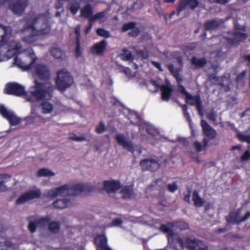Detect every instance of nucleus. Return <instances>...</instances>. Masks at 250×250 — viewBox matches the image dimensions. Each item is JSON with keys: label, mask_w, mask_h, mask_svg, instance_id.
Instances as JSON below:
<instances>
[{"label": "nucleus", "mask_w": 250, "mask_h": 250, "mask_svg": "<svg viewBox=\"0 0 250 250\" xmlns=\"http://www.w3.org/2000/svg\"><path fill=\"white\" fill-rule=\"evenodd\" d=\"M51 18V14L48 12L33 17H25L21 21L24 28L21 30V32L29 35L25 36L22 35V40L27 43H33L37 40L38 36L49 34L52 29L50 22Z\"/></svg>", "instance_id": "nucleus-1"}, {"label": "nucleus", "mask_w": 250, "mask_h": 250, "mask_svg": "<svg viewBox=\"0 0 250 250\" xmlns=\"http://www.w3.org/2000/svg\"><path fill=\"white\" fill-rule=\"evenodd\" d=\"M54 89V87L50 83H40L35 80V85L30 88L28 94L25 93L24 87L16 83L7 84L4 91L7 94L24 96L27 101L34 102L42 99H50L51 93Z\"/></svg>", "instance_id": "nucleus-2"}, {"label": "nucleus", "mask_w": 250, "mask_h": 250, "mask_svg": "<svg viewBox=\"0 0 250 250\" xmlns=\"http://www.w3.org/2000/svg\"><path fill=\"white\" fill-rule=\"evenodd\" d=\"M20 42L11 40L0 43V62L6 61L11 58L21 49Z\"/></svg>", "instance_id": "nucleus-3"}, {"label": "nucleus", "mask_w": 250, "mask_h": 250, "mask_svg": "<svg viewBox=\"0 0 250 250\" xmlns=\"http://www.w3.org/2000/svg\"><path fill=\"white\" fill-rule=\"evenodd\" d=\"M20 58L16 57L14 63L17 66L23 70H27L33 67L36 57L31 48L23 51Z\"/></svg>", "instance_id": "nucleus-4"}, {"label": "nucleus", "mask_w": 250, "mask_h": 250, "mask_svg": "<svg viewBox=\"0 0 250 250\" xmlns=\"http://www.w3.org/2000/svg\"><path fill=\"white\" fill-rule=\"evenodd\" d=\"M73 80L70 73L65 69H62L58 73L56 84L59 90L64 91L72 84Z\"/></svg>", "instance_id": "nucleus-5"}, {"label": "nucleus", "mask_w": 250, "mask_h": 250, "mask_svg": "<svg viewBox=\"0 0 250 250\" xmlns=\"http://www.w3.org/2000/svg\"><path fill=\"white\" fill-rule=\"evenodd\" d=\"M250 218V211H248L244 216L241 215V209L238 208L230 212L226 217L227 221L229 223L239 224L246 221Z\"/></svg>", "instance_id": "nucleus-6"}, {"label": "nucleus", "mask_w": 250, "mask_h": 250, "mask_svg": "<svg viewBox=\"0 0 250 250\" xmlns=\"http://www.w3.org/2000/svg\"><path fill=\"white\" fill-rule=\"evenodd\" d=\"M41 196V189L38 188H34L33 189L25 192L20 196L16 200L17 204H22L29 200L39 198Z\"/></svg>", "instance_id": "nucleus-7"}, {"label": "nucleus", "mask_w": 250, "mask_h": 250, "mask_svg": "<svg viewBox=\"0 0 250 250\" xmlns=\"http://www.w3.org/2000/svg\"><path fill=\"white\" fill-rule=\"evenodd\" d=\"M160 230L164 233L167 234V239L169 243H171L173 245V247L174 248L175 244L178 243L181 248H183L185 246V244L183 242L182 238L176 234H174L172 230L168 228L166 225H162L160 228Z\"/></svg>", "instance_id": "nucleus-8"}, {"label": "nucleus", "mask_w": 250, "mask_h": 250, "mask_svg": "<svg viewBox=\"0 0 250 250\" xmlns=\"http://www.w3.org/2000/svg\"><path fill=\"white\" fill-rule=\"evenodd\" d=\"M46 196L49 198H55L59 196H70L69 185L65 184L58 188H52L46 192Z\"/></svg>", "instance_id": "nucleus-9"}, {"label": "nucleus", "mask_w": 250, "mask_h": 250, "mask_svg": "<svg viewBox=\"0 0 250 250\" xmlns=\"http://www.w3.org/2000/svg\"><path fill=\"white\" fill-rule=\"evenodd\" d=\"M28 4V0H13L9 4V9L15 14L21 15Z\"/></svg>", "instance_id": "nucleus-10"}, {"label": "nucleus", "mask_w": 250, "mask_h": 250, "mask_svg": "<svg viewBox=\"0 0 250 250\" xmlns=\"http://www.w3.org/2000/svg\"><path fill=\"white\" fill-rule=\"evenodd\" d=\"M0 114L9 122L11 125H16L21 121L14 112L7 108L2 105H0Z\"/></svg>", "instance_id": "nucleus-11"}, {"label": "nucleus", "mask_w": 250, "mask_h": 250, "mask_svg": "<svg viewBox=\"0 0 250 250\" xmlns=\"http://www.w3.org/2000/svg\"><path fill=\"white\" fill-rule=\"evenodd\" d=\"M49 219L47 218L41 217L31 221L28 225L29 231L34 233L37 229H42L46 227L49 223Z\"/></svg>", "instance_id": "nucleus-12"}, {"label": "nucleus", "mask_w": 250, "mask_h": 250, "mask_svg": "<svg viewBox=\"0 0 250 250\" xmlns=\"http://www.w3.org/2000/svg\"><path fill=\"white\" fill-rule=\"evenodd\" d=\"M32 68H33L35 75L40 79L47 80L50 78V71L45 65L43 64H34Z\"/></svg>", "instance_id": "nucleus-13"}, {"label": "nucleus", "mask_w": 250, "mask_h": 250, "mask_svg": "<svg viewBox=\"0 0 250 250\" xmlns=\"http://www.w3.org/2000/svg\"><path fill=\"white\" fill-rule=\"evenodd\" d=\"M185 246L190 250H207L208 248L206 244L196 239L188 238Z\"/></svg>", "instance_id": "nucleus-14"}, {"label": "nucleus", "mask_w": 250, "mask_h": 250, "mask_svg": "<svg viewBox=\"0 0 250 250\" xmlns=\"http://www.w3.org/2000/svg\"><path fill=\"white\" fill-rule=\"evenodd\" d=\"M199 4L198 0H180L179 4L177 8V15L179 16L180 13L186 9H193Z\"/></svg>", "instance_id": "nucleus-15"}, {"label": "nucleus", "mask_w": 250, "mask_h": 250, "mask_svg": "<svg viewBox=\"0 0 250 250\" xmlns=\"http://www.w3.org/2000/svg\"><path fill=\"white\" fill-rule=\"evenodd\" d=\"M26 123L28 125L34 124L40 125L46 122V119L37 115L34 109L32 108L30 115L25 118Z\"/></svg>", "instance_id": "nucleus-16"}, {"label": "nucleus", "mask_w": 250, "mask_h": 250, "mask_svg": "<svg viewBox=\"0 0 250 250\" xmlns=\"http://www.w3.org/2000/svg\"><path fill=\"white\" fill-rule=\"evenodd\" d=\"M115 139L119 145L131 152H134L135 149L131 141L128 139L123 134H117L116 135Z\"/></svg>", "instance_id": "nucleus-17"}, {"label": "nucleus", "mask_w": 250, "mask_h": 250, "mask_svg": "<svg viewBox=\"0 0 250 250\" xmlns=\"http://www.w3.org/2000/svg\"><path fill=\"white\" fill-rule=\"evenodd\" d=\"M187 103L192 105H196V109L198 110L199 114L203 115V108L202 102L199 95L192 96L190 94L186 98Z\"/></svg>", "instance_id": "nucleus-18"}, {"label": "nucleus", "mask_w": 250, "mask_h": 250, "mask_svg": "<svg viewBox=\"0 0 250 250\" xmlns=\"http://www.w3.org/2000/svg\"><path fill=\"white\" fill-rule=\"evenodd\" d=\"M88 185L87 184L80 183L74 186L69 185V195L78 196L83 192L88 190Z\"/></svg>", "instance_id": "nucleus-19"}, {"label": "nucleus", "mask_w": 250, "mask_h": 250, "mask_svg": "<svg viewBox=\"0 0 250 250\" xmlns=\"http://www.w3.org/2000/svg\"><path fill=\"white\" fill-rule=\"evenodd\" d=\"M141 167L143 170H150L154 171L160 167V164L154 159H146L143 160L140 163Z\"/></svg>", "instance_id": "nucleus-20"}, {"label": "nucleus", "mask_w": 250, "mask_h": 250, "mask_svg": "<svg viewBox=\"0 0 250 250\" xmlns=\"http://www.w3.org/2000/svg\"><path fill=\"white\" fill-rule=\"evenodd\" d=\"M97 250H112L107 245V239L105 235L97 236L95 238Z\"/></svg>", "instance_id": "nucleus-21"}, {"label": "nucleus", "mask_w": 250, "mask_h": 250, "mask_svg": "<svg viewBox=\"0 0 250 250\" xmlns=\"http://www.w3.org/2000/svg\"><path fill=\"white\" fill-rule=\"evenodd\" d=\"M244 30V28L242 27L240 30H236L234 33L232 34V37H230L228 41L232 44L237 43L239 42L245 40L247 36V35L242 32Z\"/></svg>", "instance_id": "nucleus-22"}, {"label": "nucleus", "mask_w": 250, "mask_h": 250, "mask_svg": "<svg viewBox=\"0 0 250 250\" xmlns=\"http://www.w3.org/2000/svg\"><path fill=\"white\" fill-rule=\"evenodd\" d=\"M120 187V182L117 181L110 180L104 182V189L108 193L115 192Z\"/></svg>", "instance_id": "nucleus-23"}, {"label": "nucleus", "mask_w": 250, "mask_h": 250, "mask_svg": "<svg viewBox=\"0 0 250 250\" xmlns=\"http://www.w3.org/2000/svg\"><path fill=\"white\" fill-rule=\"evenodd\" d=\"M160 89L162 92V99L163 101H168L171 97L173 90L172 86L170 84L167 83L162 85L160 87Z\"/></svg>", "instance_id": "nucleus-24"}, {"label": "nucleus", "mask_w": 250, "mask_h": 250, "mask_svg": "<svg viewBox=\"0 0 250 250\" xmlns=\"http://www.w3.org/2000/svg\"><path fill=\"white\" fill-rule=\"evenodd\" d=\"M201 124L205 134L209 139H213L216 135L215 130L206 121L202 120Z\"/></svg>", "instance_id": "nucleus-25"}, {"label": "nucleus", "mask_w": 250, "mask_h": 250, "mask_svg": "<svg viewBox=\"0 0 250 250\" xmlns=\"http://www.w3.org/2000/svg\"><path fill=\"white\" fill-rule=\"evenodd\" d=\"M50 51L51 55L56 59H63L65 58V53L58 44H54L51 46Z\"/></svg>", "instance_id": "nucleus-26"}, {"label": "nucleus", "mask_w": 250, "mask_h": 250, "mask_svg": "<svg viewBox=\"0 0 250 250\" xmlns=\"http://www.w3.org/2000/svg\"><path fill=\"white\" fill-rule=\"evenodd\" d=\"M224 23L222 19H214L208 21L204 24V28L207 30H212L217 29Z\"/></svg>", "instance_id": "nucleus-27"}, {"label": "nucleus", "mask_w": 250, "mask_h": 250, "mask_svg": "<svg viewBox=\"0 0 250 250\" xmlns=\"http://www.w3.org/2000/svg\"><path fill=\"white\" fill-rule=\"evenodd\" d=\"M107 45V42L103 40L95 44L91 49L93 54L100 55L104 52Z\"/></svg>", "instance_id": "nucleus-28"}, {"label": "nucleus", "mask_w": 250, "mask_h": 250, "mask_svg": "<svg viewBox=\"0 0 250 250\" xmlns=\"http://www.w3.org/2000/svg\"><path fill=\"white\" fill-rule=\"evenodd\" d=\"M72 204L70 199L64 198L58 199L53 203L54 207L56 208L63 209L69 207Z\"/></svg>", "instance_id": "nucleus-29"}, {"label": "nucleus", "mask_w": 250, "mask_h": 250, "mask_svg": "<svg viewBox=\"0 0 250 250\" xmlns=\"http://www.w3.org/2000/svg\"><path fill=\"white\" fill-rule=\"evenodd\" d=\"M12 29L10 26L0 24V42L9 39L11 35Z\"/></svg>", "instance_id": "nucleus-30"}, {"label": "nucleus", "mask_w": 250, "mask_h": 250, "mask_svg": "<svg viewBox=\"0 0 250 250\" xmlns=\"http://www.w3.org/2000/svg\"><path fill=\"white\" fill-rule=\"evenodd\" d=\"M121 193L124 199H130L134 198L135 196L132 186L123 187L121 191Z\"/></svg>", "instance_id": "nucleus-31"}, {"label": "nucleus", "mask_w": 250, "mask_h": 250, "mask_svg": "<svg viewBox=\"0 0 250 250\" xmlns=\"http://www.w3.org/2000/svg\"><path fill=\"white\" fill-rule=\"evenodd\" d=\"M1 250H18V245L13 240H6L2 241Z\"/></svg>", "instance_id": "nucleus-32"}, {"label": "nucleus", "mask_w": 250, "mask_h": 250, "mask_svg": "<svg viewBox=\"0 0 250 250\" xmlns=\"http://www.w3.org/2000/svg\"><path fill=\"white\" fill-rule=\"evenodd\" d=\"M93 13V8L91 5L89 4L85 5L81 9V16L85 18H88L89 20Z\"/></svg>", "instance_id": "nucleus-33"}, {"label": "nucleus", "mask_w": 250, "mask_h": 250, "mask_svg": "<svg viewBox=\"0 0 250 250\" xmlns=\"http://www.w3.org/2000/svg\"><path fill=\"white\" fill-rule=\"evenodd\" d=\"M192 201L194 205L196 207H201L203 206L205 201L199 195L196 190H194L192 195Z\"/></svg>", "instance_id": "nucleus-34"}, {"label": "nucleus", "mask_w": 250, "mask_h": 250, "mask_svg": "<svg viewBox=\"0 0 250 250\" xmlns=\"http://www.w3.org/2000/svg\"><path fill=\"white\" fill-rule=\"evenodd\" d=\"M168 69L171 74L175 77L178 83H180L183 81V79L179 72L181 71L179 69H175L172 64L168 65Z\"/></svg>", "instance_id": "nucleus-35"}, {"label": "nucleus", "mask_w": 250, "mask_h": 250, "mask_svg": "<svg viewBox=\"0 0 250 250\" xmlns=\"http://www.w3.org/2000/svg\"><path fill=\"white\" fill-rule=\"evenodd\" d=\"M42 113L48 114L51 113L53 109V105L49 102H43L39 106Z\"/></svg>", "instance_id": "nucleus-36"}, {"label": "nucleus", "mask_w": 250, "mask_h": 250, "mask_svg": "<svg viewBox=\"0 0 250 250\" xmlns=\"http://www.w3.org/2000/svg\"><path fill=\"white\" fill-rule=\"evenodd\" d=\"M37 175L38 177H52L55 175V173L48 168H43L39 169Z\"/></svg>", "instance_id": "nucleus-37"}, {"label": "nucleus", "mask_w": 250, "mask_h": 250, "mask_svg": "<svg viewBox=\"0 0 250 250\" xmlns=\"http://www.w3.org/2000/svg\"><path fill=\"white\" fill-rule=\"evenodd\" d=\"M191 63L196 68L204 66L207 63V60L205 58H198L194 57L191 59Z\"/></svg>", "instance_id": "nucleus-38"}, {"label": "nucleus", "mask_w": 250, "mask_h": 250, "mask_svg": "<svg viewBox=\"0 0 250 250\" xmlns=\"http://www.w3.org/2000/svg\"><path fill=\"white\" fill-rule=\"evenodd\" d=\"M160 87L159 83L154 80L150 81L147 84V87L149 90L152 92H156Z\"/></svg>", "instance_id": "nucleus-39"}, {"label": "nucleus", "mask_w": 250, "mask_h": 250, "mask_svg": "<svg viewBox=\"0 0 250 250\" xmlns=\"http://www.w3.org/2000/svg\"><path fill=\"white\" fill-rule=\"evenodd\" d=\"M10 179V176L9 175L0 174V191L6 190V187L4 184L7 182Z\"/></svg>", "instance_id": "nucleus-40"}, {"label": "nucleus", "mask_w": 250, "mask_h": 250, "mask_svg": "<svg viewBox=\"0 0 250 250\" xmlns=\"http://www.w3.org/2000/svg\"><path fill=\"white\" fill-rule=\"evenodd\" d=\"M49 230L53 233H58L60 230V224L58 222H52L49 225Z\"/></svg>", "instance_id": "nucleus-41"}, {"label": "nucleus", "mask_w": 250, "mask_h": 250, "mask_svg": "<svg viewBox=\"0 0 250 250\" xmlns=\"http://www.w3.org/2000/svg\"><path fill=\"white\" fill-rule=\"evenodd\" d=\"M106 12L105 11H103L101 12L98 13L95 15H92L91 17H90V19L89 20L90 22H93L102 19L104 18Z\"/></svg>", "instance_id": "nucleus-42"}, {"label": "nucleus", "mask_w": 250, "mask_h": 250, "mask_svg": "<svg viewBox=\"0 0 250 250\" xmlns=\"http://www.w3.org/2000/svg\"><path fill=\"white\" fill-rule=\"evenodd\" d=\"M121 57L122 60L125 61H132L133 60V56L128 50H124Z\"/></svg>", "instance_id": "nucleus-43"}, {"label": "nucleus", "mask_w": 250, "mask_h": 250, "mask_svg": "<svg viewBox=\"0 0 250 250\" xmlns=\"http://www.w3.org/2000/svg\"><path fill=\"white\" fill-rule=\"evenodd\" d=\"M69 138L72 141L76 142H82L86 140V138L83 136H78L74 133H70L69 134Z\"/></svg>", "instance_id": "nucleus-44"}, {"label": "nucleus", "mask_w": 250, "mask_h": 250, "mask_svg": "<svg viewBox=\"0 0 250 250\" xmlns=\"http://www.w3.org/2000/svg\"><path fill=\"white\" fill-rule=\"evenodd\" d=\"M96 32L98 35L104 38H108L110 36L109 32L103 28L97 29Z\"/></svg>", "instance_id": "nucleus-45"}, {"label": "nucleus", "mask_w": 250, "mask_h": 250, "mask_svg": "<svg viewBox=\"0 0 250 250\" xmlns=\"http://www.w3.org/2000/svg\"><path fill=\"white\" fill-rule=\"evenodd\" d=\"M237 136L239 140H240L241 141L245 142L248 144H250V135L239 134Z\"/></svg>", "instance_id": "nucleus-46"}, {"label": "nucleus", "mask_w": 250, "mask_h": 250, "mask_svg": "<svg viewBox=\"0 0 250 250\" xmlns=\"http://www.w3.org/2000/svg\"><path fill=\"white\" fill-rule=\"evenodd\" d=\"M136 23L133 22H130L125 24L122 27V30L124 32H126L128 30H131L133 27L136 26Z\"/></svg>", "instance_id": "nucleus-47"}, {"label": "nucleus", "mask_w": 250, "mask_h": 250, "mask_svg": "<svg viewBox=\"0 0 250 250\" xmlns=\"http://www.w3.org/2000/svg\"><path fill=\"white\" fill-rule=\"evenodd\" d=\"M250 159V151L246 150L240 158V162L248 161Z\"/></svg>", "instance_id": "nucleus-48"}, {"label": "nucleus", "mask_w": 250, "mask_h": 250, "mask_svg": "<svg viewBox=\"0 0 250 250\" xmlns=\"http://www.w3.org/2000/svg\"><path fill=\"white\" fill-rule=\"evenodd\" d=\"M172 58L175 59L180 65L182 64V58L178 52H174L171 54Z\"/></svg>", "instance_id": "nucleus-49"}, {"label": "nucleus", "mask_w": 250, "mask_h": 250, "mask_svg": "<svg viewBox=\"0 0 250 250\" xmlns=\"http://www.w3.org/2000/svg\"><path fill=\"white\" fill-rule=\"evenodd\" d=\"M105 130L104 124L103 122H100L99 125L96 127V131L98 134H101Z\"/></svg>", "instance_id": "nucleus-50"}, {"label": "nucleus", "mask_w": 250, "mask_h": 250, "mask_svg": "<svg viewBox=\"0 0 250 250\" xmlns=\"http://www.w3.org/2000/svg\"><path fill=\"white\" fill-rule=\"evenodd\" d=\"M178 89L180 92L185 96V98L190 94L186 90L185 88L180 83L178 85Z\"/></svg>", "instance_id": "nucleus-51"}, {"label": "nucleus", "mask_w": 250, "mask_h": 250, "mask_svg": "<svg viewBox=\"0 0 250 250\" xmlns=\"http://www.w3.org/2000/svg\"><path fill=\"white\" fill-rule=\"evenodd\" d=\"M144 2L143 0H137L133 5V9H138L141 8L144 5Z\"/></svg>", "instance_id": "nucleus-52"}, {"label": "nucleus", "mask_w": 250, "mask_h": 250, "mask_svg": "<svg viewBox=\"0 0 250 250\" xmlns=\"http://www.w3.org/2000/svg\"><path fill=\"white\" fill-rule=\"evenodd\" d=\"M139 29L138 28L136 27L135 26L131 29L130 32L129 33V35L132 37H136L139 35Z\"/></svg>", "instance_id": "nucleus-53"}, {"label": "nucleus", "mask_w": 250, "mask_h": 250, "mask_svg": "<svg viewBox=\"0 0 250 250\" xmlns=\"http://www.w3.org/2000/svg\"><path fill=\"white\" fill-rule=\"evenodd\" d=\"M167 188L169 191L174 192L177 189L178 187L175 183H173L167 185Z\"/></svg>", "instance_id": "nucleus-54"}, {"label": "nucleus", "mask_w": 250, "mask_h": 250, "mask_svg": "<svg viewBox=\"0 0 250 250\" xmlns=\"http://www.w3.org/2000/svg\"><path fill=\"white\" fill-rule=\"evenodd\" d=\"M79 9L80 5L79 4H73L70 7V10L71 12L74 15L77 13Z\"/></svg>", "instance_id": "nucleus-55"}, {"label": "nucleus", "mask_w": 250, "mask_h": 250, "mask_svg": "<svg viewBox=\"0 0 250 250\" xmlns=\"http://www.w3.org/2000/svg\"><path fill=\"white\" fill-rule=\"evenodd\" d=\"M208 118L209 120L214 122L216 120L217 113L216 112H215L214 111H212L208 114Z\"/></svg>", "instance_id": "nucleus-56"}, {"label": "nucleus", "mask_w": 250, "mask_h": 250, "mask_svg": "<svg viewBox=\"0 0 250 250\" xmlns=\"http://www.w3.org/2000/svg\"><path fill=\"white\" fill-rule=\"evenodd\" d=\"M177 226L181 230L186 229L188 227V224L184 222H180L178 223Z\"/></svg>", "instance_id": "nucleus-57"}, {"label": "nucleus", "mask_w": 250, "mask_h": 250, "mask_svg": "<svg viewBox=\"0 0 250 250\" xmlns=\"http://www.w3.org/2000/svg\"><path fill=\"white\" fill-rule=\"evenodd\" d=\"M138 55L142 57L143 59H147L148 56V53L146 51H136Z\"/></svg>", "instance_id": "nucleus-58"}, {"label": "nucleus", "mask_w": 250, "mask_h": 250, "mask_svg": "<svg viewBox=\"0 0 250 250\" xmlns=\"http://www.w3.org/2000/svg\"><path fill=\"white\" fill-rule=\"evenodd\" d=\"M193 146L198 152H200L202 150V146L201 144L198 142H195L193 144Z\"/></svg>", "instance_id": "nucleus-59"}, {"label": "nucleus", "mask_w": 250, "mask_h": 250, "mask_svg": "<svg viewBox=\"0 0 250 250\" xmlns=\"http://www.w3.org/2000/svg\"><path fill=\"white\" fill-rule=\"evenodd\" d=\"M7 229V227L4 224L0 222V235L4 233Z\"/></svg>", "instance_id": "nucleus-60"}, {"label": "nucleus", "mask_w": 250, "mask_h": 250, "mask_svg": "<svg viewBox=\"0 0 250 250\" xmlns=\"http://www.w3.org/2000/svg\"><path fill=\"white\" fill-rule=\"evenodd\" d=\"M76 54L77 57H79L81 54V51L80 47V41H77V48L76 49Z\"/></svg>", "instance_id": "nucleus-61"}, {"label": "nucleus", "mask_w": 250, "mask_h": 250, "mask_svg": "<svg viewBox=\"0 0 250 250\" xmlns=\"http://www.w3.org/2000/svg\"><path fill=\"white\" fill-rule=\"evenodd\" d=\"M246 76V72L243 71L237 77L236 81L238 82L242 81Z\"/></svg>", "instance_id": "nucleus-62"}, {"label": "nucleus", "mask_w": 250, "mask_h": 250, "mask_svg": "<svg viewBox=\"0 0 250 250\" xmlns=\"http://www.w3.org/2000/svg\"><path fill=\"white\" fill-rule=\"evenodd\" d=\"M81 26L80 25H78L76 27L75 33L77 35V41H80V35Z\"/></svg>", "instance_id": "nucleus-63"}, {"label": "nucleus", "mask_w": 250, "mask_h": 250, "mask_svg": "<svg viewBox=\"0 0 250 250\" xmlns=\"http://www.w3.org/2000/svg\"><path fill=\"white\" fill-rule=\"evenodd\" d=\"M184 115L185 117L186 118V120L188 122L190 126H191V119L190 117L189 113L188 112H186L184 113Z\"/></svg>", "instance_id": "nucleus-64"}]
</instances>
